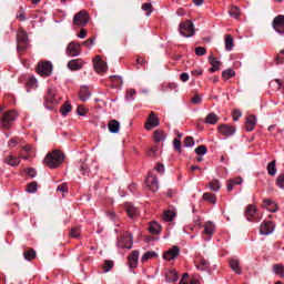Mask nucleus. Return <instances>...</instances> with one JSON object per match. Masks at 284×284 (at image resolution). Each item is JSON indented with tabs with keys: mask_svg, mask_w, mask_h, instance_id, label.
Returning <instances> with one entry per match:
<instances>
[{
	"mask_svg": "<svg viewBox=\"0 0 284 284\" xmlns=\"http://www.w3.org/2000/svg\"><path fill=\"white\" fill-rule=\"evenodd\" d=\"M64 159L65 154H63V152L54 150L53 152L47 154L43 163L47 165V168L54 170V168H59L61 163H63Z\"/></svg>",
	"mask_w": 284,
	"mask_h": 284,
	"instance_id": "nucleus-1",
	"label": "nucleus"
},
{
	"mask_svg": "<svg viewBox=\"0 0 284 284\" xmlns=\"http://www.w3.org/2000/svg\"><path fill=\"white\" fill-rule=\"evenodd\" d=\"M90 21V13L85 10H81L73 17V26L78 28H85Z\"/></svg>",
	"mask_w": 284,
	"mask_h": 284,
	"instance_id": "nucleus-2",
	"label": "nucleus"
},
{
	"mask_svg": "<svg viewBox=\"0 0 284 284\" xmlns=\"http://www.w3.org/2000/svg\"><path fill=\"white\" fill-rule=\"evenodd\" d=\"M16 119H17V113H14V111L4 112L2 118L0 119L2 130H10Z\"/></svg>",
	"mask_w": 284,
	"mask_h": 284,
	"instance_id": "nucleus-3",
	"label": "nucleus"
},
{
	"mask_svg": "<svg viewBox=\"0 0 284 284\" xmlns=\"http://www.w3.org/2000/svg\"><path fill=\"white\" fill-rule=\"evenodd\" d=\"M180 34H182V37H194L195 34V30H194V23L191 20H186L184 22L180 23Z\"/></svg>",
	"mask_w": 284,
	"mask_h": 284,
	"instance_id": "nucleus-4",
	"label": "nucleus"
},
{
	"mask_svg": "<svg viewBox=\"0 0 284 284\" xmlns=\"http://www.w3.org/2000/svg\"><path fill=\"white\" fill-rule=\"evenodd\" d=\"M132 245H134L132 233L125 232L121 239L118 241V247L122 250H132Z\"/></svg>",
	"mask_w": 284,
	"mask_h": 284,
	"instance_id": "nucleus-5",
	"label": "nucleus"
},
{
	"mask_svg": "<svg viewBox=\"0 0 284 284\" xmlns=\"http://www.w3.org/2000/svg\"><path fill=\"white\" fill-rule=\"evenodd\" d=\"M159 125H161L159 115H156V113H154V111H152L146 119L144 128H145V130H153V128H159Z\"/></svg>",
	"mask_w": 284,
	"mask_h": 284,
	"instance_id": "nucleus-6",
	"label": "nucleus"
},
{
	"mask_svg": "<svg viewBox=\"0 0 284 284\" xmlns=\"http://www.w3.org/2000/svg\"><path fill=\"white\" fill-rule=\"evenodd\" d=\"M37 72L40 77H50V74H52V63L40 62L38 64Z\"/></svg>",
	"mask_w": 284,
	"mask_h": 284,
	"instance_id": "nucleus-7",
	"label": "nucleus"
},
{
	"mask_svg": "<svg viewBox=\"0 0 284 284\" xmlns=\"http://www.w3.org/2000/svg\"><path fill=\"white\" fill-rule=\"evenodd\" d=\"M93 68L98 74H103V72H108V63L105 61H102L101 55H97L93 59Z\"/></svg>",
	"mask_w": 284,
	"mask_h": 284,
	"instance_id": "nucleus-8",
	"label": "nucleus"
},
{
	"mask_svg": "<svg viewBox=\"0 0 284 284\" xmlns=\"http://www.w3.org/2000/svg\"><path fill=\"white\" fill-rule=\"evenodd\" d=\"M18 52H23L28 48V33L26 31H19L17 36Z\"/></svg>",
	"mask_w": 284,
	"mask_h": 284,
	"instance_id": "nucleus-9",
	"label": "nucleus"
},
{
	"mask_svg": "<svg viewBox=\"0 0 284 284\" xmlns=\"http://www.w3.org/2000/svg\"><path fill=\"white\" fill-rule=\"evenodd\" d=\"M272 26L275 32L284 36V16L283 14L276 16L273 19Z\"/></svg>",
	"mask_w": 284,
	"mask_h": 284,
	"instance_id": "nucleus-10",
	"label": "nucleus"
},
{
	"mask_svg": "<svg viewBox=\"0 0 284 284\" xmlns=\"http://www.w3.org/2000/svg\"><path fill=\"white\" fill-rule=\"evenodd\" d=\"M67 54L69 57H79L81 54V43L72 41L67 47Z\"/></svg>",
	"mask_w": 284,
	"mask_h": 284,
	"instance_id": "nucleus-11",
	"label": "nucleus"
},
{
	"mask_svg": "<svg viewBox=\"0 0 284 284\" xmlns=\"http://www.w3.org/2000/svg\"><path fill=\"white\" fill-rule=\"evenodd\" d=\"M181 254V248L176 245L172 246L170 250L163 253L164 261H174Z\"/></svg>",
	"mask_w": 284,
	"mask_h": 284,
	"instance_id": "nucleus-12",
	"label": "nucleus"
},
{
	"mask_svg": "<svg viewBox=\"0 0 284 284\" xmlns=\"http://www.w3.org/2000/svg\"><path fill=\"white\" fill-rule=\"evenodd\" d=\"M247 221H256L258 219V209L254 204H250L245 210Z\"/></svg>",
	"mask_w": 284,
	"mask_h": 284,
	"instance_id": "nucleus-13",
	"label": "nucleus"
},
{
	"mask_svg": "<svg viewBox=\"0 0 284 284\" xmlns=\"http://www.w3.org/2000/svg\"><path fill=\"white\" fill-rule=\"evenodd\" d=\"M145 184L151 192H159V179L156 175H149L145 180Z\"/></svg>",
	"mask_w": 284,
	"mask_h": 284,
	"instance_id": "nucleus-14",
	"label": "nucleus"
},
{
	"mask_svg": "<svg viewBox=\"0 0 284 284\" xmlns=\"http://www.w3.org/2000/svg\"><path fill=\"white\" fill-rule=\"evenodd\" d=\"M220 134L223 136H232L234 132H236V126L234 125H229V124H222L217 128Z\"/></svg>",
	"mask_w": 284,
	"mask_h": 284,
	"instance_id": "nucleus-15",
	"label": "nucleus"
},
{
	"mask_svg": "<svg viewBox=\"0 0 284 284\" xmlns=\"http://www.w3.org/2000/svg\"><path fill=\"white\" fill-rule=\"evenodd\" d=\"M260 232L261 234H264V235L272 234L274 232V222H264L260 226Z\"/></svg>",
	"mask_w": 284,
	"mask_h": 284,
	"instance_id": "nucleus-16",
	"label": "nucleus"
},
{
	"mask_svg": "<svg viewBox=\"0 0 284 284\" xmlns=\"http://www.w3.org/2000/svg\"><path fill=\"white\" fill-rule=\"evenodd\" d=\"M263 207H265V210H268V212L272 213L278 212V204H276L271 199H266L263 201Z\"/></svg>",
	"mask_w": 284,
	"mask_h": 284,
	"instance_id": "nucleus-17",
	"label": "nucleus"
},
{
	"mask_svg": "<svg viewBox=\"0 0 284 284\" xmlns=\"http://www.w3.org/2000/svg\"><path fill=\"white\" fill-rule=\"evenodd\" d=\"M209 61L212 65V68L209 69V72H216V71L221 70V65H223V63H221V61L216 60V58H214L213 54H211L209 57Z\"/></svg>",
	"mask_w": 284,
	"mask_h": 284,
	"instance_id": "nucleus-18",
	"label": "nucleus"
},
{
	"mask_svg": "<svg viewBox=\"0 0 284 284\" xmlns=\"http://www.w3.org/2000/svg\"><path fill=\"white\" fill-rule=\"evenodd\" d=\"M129 267L134 268L139 265V251H132V253L128 257Z\"/></svg>",
	"mask_w": 284,
	"mask_h": 284,
	"instance_id": "nucleus-19",
	"label": "nucleus"
},
{
	"mask_svg": "<svg viewBox=\"0 0 284 284\" xmlns=\"http://www.w3.org/2000/svg\"><path fill=\"white\" fill-rule=\"evenodd\" d=\"M92 97V93L90 92V89L88 87H81L80 92H79V99L82 100L83 103L88 101Z\"/></svg>",
	"mask_w": 284,
	"mask_h": 284,
	"instance_id": "nucleus-20",
	"label": "nucleus"
},
{
	"mask_svg": "<svg viewBox=\"0 0 284 284\" xmlns=\"http://www.w3.org/2000/svg\"><path fill=\"white\" fill-rule=\"evenodd\" d=\"M256 128V115H248L245 122V129L247 132H252Z\"/></svg>",
	"mask_w": 284,
	"mask_h": 284,
	"instance_id": "nucleus-21",
	"label": "nucleus"
},
{
	"mask_svg": "<svg viewBox=\"0 0 284 284\" xmlns=\"http://www.w3.org/2000/svg\"><path fill=\"white\" fill-rule=\"evenodd\" d=\"M241 183H243V178L241 176L229 180L226 185L227 192H232V190H234V185H241Z\"/></svg>",
	"mask_w": 284,
	"mask_h": 284,
	"instance_id": "nucleus-22",
	"label": "nucleus"
},
{
	"mask_svg": "<svg viewBox=\"0 0 284 284\" xmlns=\"http://www.w3.org/2000/svg\"><path fill=\"white\" fill-rule=\"evenodd\" d=\"M108 128L112 134H119L121 124L116 120H111V121H109Z\"/></svg>",
	"mask_w": 284,
	"mask_h": 284,
	"instance_id": "nucleus-23",
	"label": "nucleus"
},
{
	"mask_svg": "<svg viewBox=\"0 0 284 284\" xmlns=\"http://www.w3.org/2000/svg\"><path fill=\"white\" fill-rule=\"evenodd\" d=\"M126 214L130 216V219H135V216H139V210L134 207L132 204L125 205Z\"/></svg>",
	"mask_w": 284,
	"mask_h": 284,
	"instance_id": "nucleus-24",
	"label": "nucleus"
},
{
	"mask_svg": "<svg viewBox=\"0 0 284 284\" xmlns=\"http://www.w3.org/2000/svg\"><path fill=\"white\" fill-rule=\"evenodd\" d=\"M204 123H207L209 125H216V123H219V115L215 113H209L204 120Z\"/></svg>",
	"mask_w": 284,
	"mask_h": 284,
	"instance_id": "nucleus-25",
	"label": "nucleus"
},
{
	"mask_svg": "<svg viewBox=\"0 0 284 284\" xmlns=\"http://www.w3.org/2000/svg\"><path fill=\"white\" fill-rule=\"evenodd\" d=\"M230 267H231V270H233V272H235V274H242V272H243L241 270V262L239 260H231Z\"/></svg>",
	"mask_w": 284,
	"mask_h": 284,
	"instance_id": "nucleus-26",
	"label": "nucleus"
},
{
	"mask_svg": "<svg viewBox=\"0 0 284 284\" xmlns=\"http://www.w3.org/2000/svg\"><path fill=\"white\" fill-rule=\"evenodd\" d=\"M70 112H72V104H70V102L67 101L60 108V113L62 114V116H68V114H70Z\"/></svg>",
	"mask_w": 284,
	"mask_h": 284,
	"instance_id": "nucleus-27",
	"label": "nucleus"
},
{
	"mask_svg": "<svg viewBox=\"0 0 284 284\" xmlns=\"http://www.w3.org/2000/svg\"><path fill=\"white\" fill-rule=\"evenodd\" d=\"M26 261H34L37 258V251L34 248H28L23 252Z\"/></svg>",
	"mask_w": 284,
	"mask_h": 284,
	"instance_id": "nucleus-28",
	"label": "nucleus"
},
{
	"mask_svg": "<svg viewBox=\"0 0 284 284\" xmlns=\"http://www.w3.org/2000/svg\"><path fill=\"white\" fill-rule=\"evenodd\" d=\"M166 283H176L179 281V273H176L174 270L169 271V273L165 275Z\"/></svg>",
	"mask_w": 284,
	"mask_h": 284,
	"instance_id": "nucleus-29",
	"label": "nucleus"
},
{
	"mask_svg": "<svg viewBox=\"0 0 284 284\" xmlns=\"http://www.w3.org/2000/svg\"><path fill=\"white\" fill-rule=\"evenodd\" d=\"M153 138L155 143H161V141H165V132L163 130H155Z\"/></svg>",
	"mask_w": 284,
	"mask_h": 284,
	"instance_id": "nucleus-30",
	"label": "nucleus"
},
{
	"mask_svg": "<svg viewBox=\"0 0 284 284\" xmlns=\"http://www.w3.org/2000/svg\"><path fill=\"white\" fill-rule=\"evenodd\" d=\"M68 68L69 70L77 71V70H81L83 68V64H81L79 60H71L68 62Z\"/></svg>",
	"mask_w": 284,
	"mask_h": 284,
	"instance_id": "nucleus-31",
	"label": "nucleus"
},
{
	"mask_svg": "<svg viewBox=\"0 0 284 284\" xmlns=\"http://www.w3.org/2000/svg\"><path fill=\"white\" fill-rule=\"evenodd\" d=\"M149 232L151 233V234H161V226H160V224L159 223H156V222H151L150 223V226H149Z\"/></svg>",
	"mask_w": 284,
	"mask_h": 284,
	"instance_id": "nucleus-32",
	"label": "nucleus"
},
{
	"mask_svg": "<svg viewBox=\"0 0 284 284\" xmlns=\"http://www.w3.org/2000/svg\"><path fill=\"white\" fill-rule=\"evenodd\" d=\"M4 162L8 163V165H11L12 168L19 165L21 161L18 158H14L13 155H9L4 159Z\"/></svg>",
	"mask_w": 284,
	"mask_h": 284,
	"instance_id": "nucleus-33",
	"label": "nucleus"
},
{
	"mask_svg": "<svg viewBox=\"0 0 284 284\" xmlns=\"http://www.w3.org/2000/svg\"><path fill=\"white\" fill-rule=\"evenodd\" d=\"M234 48V38L231 34L225 36V50L230 51Z\"/></svg>",
	"mask_w": 284,
	"mask_h": 284,
	"instance_id": "nucleus-34",
	"label": "nucleus"
},
{
	"mask_svg": "<svg viewBox=\"0 0 284 284\" xmlns=\"http://www.w3.org/2000/svg\"><path fill=\"white\" fill-rule=\"evenodd\" d=\"M273 272L284 278V265L283 264H275L273 265Z\"/></svg>",
	"mask_w": 284,
	"mask_h": 284,
	"instance_id": "nucleus-35",
	"label": "nucleus"
},
{
	"mask_svg": "<svg viewBox=\"0 0 284 284\" xmlns=\"http://www.w3.org/2000/svg\"><path fill=\"white\" fill-rule=\"evenodd\" d=\"M176 216V213H174L173 211H165L163 213V221H165V223H170V221H173L174 217Z\"/></svg>",
	"mask_w": 284,
	"mask_h": 284,
	"instance_id": "nucleus-36",
	"label": "nucleus"
},
{
	"mask_svg": "<svg viewBox=\"0 0 284 284\" xmlns=\"http://www.w3.org/2000/svg\"><path fill=\"white\" fill-rule=\"evenodd\" d=\"M267 173L270 174V176L276 175V160H273L267 164Z\"/></svg>",
	"mask_w": 284,
	"mask_h": 284,
	"instance_id": "nucleus-37",
	"label": "nucleus"
},
{
	"mask_svg": "<svg viewBox=\"0 0 284 284\" xmlns=\"http://www.w3.org/2000/svg\"><path fill=\"white\" fill-rule=\"evenodd\" d=\"M204 234L207 236H212V234H214V224L212 222L204 224Z\"/></svg>",
	"mask_w": 284,
	"mask_h": 284,
	"instance_id": "nucleus-38",
	"label": "nucleus"
},
{
	"mask_svg": "<svg viewBox=\"0 0 284 284\" xmlns=\"http://www.w3.org/2000/svg\"><path fill=\"white\" fill-rule=\"evenodd\" d=\"M232 77H236V72L232 69H226L225 71L222 72V78L225 81L232 79Z\"/></svg>",
	"mask_w": 284,
	"mask_h": 284,
	"instance_id": "nucleus-39",
	"label": "nucleus"
},
{
	"mask_svg": "<svg viewBox=\"0 0 284 284\" xmlns=\"http://www.w3.org/2000/svg\"><path fill=\"white\" fill-rule=\"evenodd\" d=\"M196 268L201 272H205L210 268V262L206 260H201L200 263L196 265Z\"/></svg>",
	"mask_w": 284,
	"mask_h": 284,
	"instance_id": "nucleus-40",
	"label": "nucleus"
},
{
	"mask_svg": "<svg viewBox=\"0 0 284 284\" xmlns=\"http://www.w3.org/2000/svg\"><path fill=\"white\" fill-rule=\"evenodd\" d=\"M230 17H233L234 19H239L241 17V9L236 6L231 7Z\"/></svg>",
	"mask_w": 284,
	"mask_h": 284,
	"instance_id": "nucleus-41",
	"label": "nucleus"
},
{
	"mask_svg": "<svg viewBox=\"0 0 284 284\" xmlns=\"http://www.w3.org/2000/svg\"><path fill=\"white\" fill-rule=\"evenodd\" d=\"M203 200L214 204L216 203V195L214 193H204Z\"/></svg>",
	"mask_w": 284,
	"mask_h": 284,
	"instance_id": "nucleus-42",
	"label": "nucleus"
},
{
	"mask_svg": "<svg viewBox=\"0 0 284 284\" xmlns=\"http://www.w3.org/2000/svg\"><path fill=\"white\" fill-rule=\"evenodd\" d=\"M195 154H197V156H203L205 154H207V146L202 144V145H199L196 149H195Z\"/></svg>",
	"mask_w": 284,
	"mask_h": 284,
	"instance_id": "nucleus-43",
	"label": "nucleus"
},
{
	"mask_svg": "<svg viewBox=\"0 0 284 284\" xmlns=\"http://www.w3.org/2000/svg\"><path fill=\"white\" fill-rule=\"evenodd\" d=\"M156 256V252L148 251L142 256V263H145V261H150V258H154Z\"/></svg>",
	"mask_w": 284,
	"mask_h": 284,
	"instance_id": "nucleus-44",
	"label": "nucleus"
},
{
	"mask_svg": "<svg viewBox=\"0 0 284 284\" xmlns=\"http://www.w3.org/2000/svg\"><path fill=\"white\" fill-rule=\"evenodd\" d=\"M69 236L71 239H79V236H81V229L79 227L71 229Z\"/></svg>",
	"mask_w": 284,
	"mask_h": 284,
	"instance_id": "nucleus-45",
	"label": "nucleus"
},
{
	"mask_svg": "<svg viewBox=\"0 0 284 284\" xmlns=\"http://www.w3.org/2000/svg\"><path fill=\"white\" fill-rule=\"evenodd\" d=\"M112 267H114V262L106 260L104 261V264L102 266L103 272H110V270H112Z\"/></svg>",
	"mask_w": 284,
	"mask_h": 284,
	"instance_id": "nucleus-46",
	"label": "nucleus"
},
{
	"mask_svg": "<svg viewBox=\"0 0 284 284\" xmlns=\"http://www.w3.org/2000/svg\"><path fill=\"white\" fill-rule=\"evenodd\" d=\"M142 10H144V12H146V17H150V14H152V10H154V8L152 7V3H143Z\"/></svg>",
	"mask_w": 284,
	"mask_h": 284,
	"instance_id": "nucleus-47",
	"label": "nucleus"
},
{
	"mask_svg": "<svg viewBox=\"0 0 284 284\" xmlns=\"http://www.w3.org/2000/svg\"><path fill=\"white\" fill-rule=\"evenodd\" d=\"M156 152H159V146H153L146 151V156H150L151 159H156Z\"/></svg>",
	"mask_w": 284,
	"mask_h": 284,
	"instance_id": "nucleus-48",
	"label": "nucleus"
},
{
	"mask_svg": "<svg viewBox=\"0 0 284 284\" xmlns=\"http://www.w3.org/2000/svg\"><path fill=\"white\" fill-rule=\"evenodd\" d=\"M173 148L181 154L183 152V149L181 148V140L180 139H174L173 140Z\"/></svg>",
	"mask_w": 284,
	"mask_h": 284,
	"instance_id": "nucleus-49",
	"label": "nucleus"
},
{
	"mask_svg": "<svg viewBox=\"0 0 284 284\" xmlns=\"http://www.w3.org/2000/svg\"><path fill=\"white\" fill-rule=\"evenodd\" d=\"M184 148H194V138L186 136L184 139Z\"/></svg>",
	"mask_w": 284,
	"mask_h": 284,
	"instance_id": "nucleus-50",
	"label": "nucleus"
},
{
	"mask_svg": "<svg viewBox=\"0 0 284 284\" xmlns=\"http://www.w3.org/2000/svg\"><path fill=\"white\" fill-rule=\"evenodd\" d=\"M206 52H207V49H205V47L195 48L196 57H205Z\"/></svg>",
	"mask_w": 284,
	"mask_h": 284,
	"instance_id": "nucleus-51",
	"label": "nucleus"
},
{
	"mask_svg": "<svg viewBox=\"0 0 284 284\" xmlns=\"http://www.w3.org/2000/svg\"><path fill=\"white\" fill-rule=\"evenodd\" d=\"M37 187H38V184L37 182H31L27 185V192H29L30 194L37 192Z\"/></svg>",
	"mask_w": 284,
	"mask_h": 284,
	"instance_id": "nucleus-52",
	"label": "nucleus"
},
{
	"mask_svg": "<svg viewBox=\"0 0 284 284\" xmlns=\"http://www.w3.org/2000/svg\"><path fill=\"white\" fill-rule=\"evenodd\" d=\"M209 187H210V190H212L213 192H219V190H221V185L219 184V181L210 182V183H209Z\"/></svg>",
	"mask_w": 284,
	"mask_h": 284,
	"instance_id": "nucleus-53",
	"label": "nucleus"
},
{
	"mask_svg": "<svg viewBox=\"0 0 284 284\" xmlns=\"http://www.w3.org/2000/svg\"><path fill=\"white\" fill-rule=\"evenodd\" d=\"M276 185L284 190V173L280 174L276 180Z\"/></svg>",
	"mask_w": 284,
	"mask_h": 284,
	"instance_id": "nucleus-54",
	"label": "nucleus"
},
{
	"mask_svg": "<svg viewBox=\"0 0 284 284\" xmlns=\"http://www.w3.org/2000/svg\"><path fill=\"white\" fill-rule=\"evenodd\" d=\"M77 112L79 116H85V114H88V110H85V106L83 105H79L77 109Z\"/></svg>",
	"mask_w": 284,
	"mask_h": 284,
	"instance_id": "nucleus-55",
	"label": "nucleus"
},
{
	"mask_svg": "<svg viewBox=\"0 0 284 284\" xmlns=\"http://www.w3.org/2000/svg\"><path fill=\"white\" fill-rule=\"evenodd\" d=\"M47 103H52L53 105H57V103H59V101H57V99H54V94L49 93V95L47 97Z\"/></svg>",
	"mask_w": 284,
	"mask_h": 284,
	"instance_id": "nucleus-56",
	"label": "nucleus"
},
{
	"mask_svg": "<svg viewBox=\"0 0 284 284\" xmlns=\"http://www.w3.org/2000/svg\"><path fill=\"white\" fill-rule=\"evenodd\" d=\"M232 116H233V121H239V119H241V116H242L241 110L235 109V110L233 111Z\"/></svg>",
	"mask_w": 284,
	"mask_h": 284,
	"instance_id": "nucleus-57",
	"label": "nucleus"
},
{
	"mask_svg": "<svg viewBox=\"0 0 284 284\" xmlns=\"http://www.w3.org/2000/svg\"><path fill=\"white\" fill-rule=\"evenodd\" d=\"M82 45H85V48H92V45H94V38H89L87 41L82 42Z\"/></svg>",
	"mask_w": 284,
	"mask_h": 284,
	"instance_id": "nucleus-58",
	"label": "nucleus"
},
{
	"mask_svg": "<svg viewBox=\"0 0 284 284\" xmlns=\"http://www.w3.org/2000/svg\"><path fill=\"white\" fill-rule=\"evenodd\" d=\"M202 99H201V95L199 94H195L192 99H191V102L194 104V105H199V103H201Z\"/></svg>",
	"mask_w": 284,
	"mask_h": 284,
	"instance_id": "nucleus-59",
	"label": "nucleus"
},
{
	"mask_svg": "<svg viewBox=\"0 0 284 284\" xmlns=\"http://www.w3.org/2000/svg\"><path fill=\"white\" fill-rule=\"evenodd\" d=\"M27 174L31 179H34L37 176V171L34 169L30 168V169H28Z\"/></svg>",
	"mask_w": 284,
	"mask_h": 284,
	"instance_id": "nucleus-60",
	"label": "nucleus"
},
{
	"mask_svg": "<svg viewBox=\"0 0 284 284\" xmlns=\"http://www.w3.org/2000/svg\"><path fill=\"white\" fill-rule=\"evenodd\" d=\"M136 63H138V65L145 67V63H148V62L145 61V58H143V57H138V58H136Z\"/></svg>",
	"mask_w": 284,
	"mask_h": 284,
	"instance_id": "nucleus-61",
	"label": "nucleus"
},
{
	"mask_svg": "<svg viewBox=\"0 0 284 284\" xmlns=\"http://www.w3.org/2000/svg\"><path fill=\"white\" fill-rule=\"evenodd\" d=\"M58 192H68V184L63 183L61 185L58 186Z\"/></svg>",
	"mask_w": 284,
	"mask_h": 284,
	"instance_id": "nucleus-62",
	"label": "nucleus"
},
{
	"mask_svg": "<svg viewBox=\"0 0 284 284\" xmlns=\"http://www.w3.org/2000/svg\"><path fill=\"white\" fill-rule=\"evenodd\" d=\"M189 79H190V75H189L186 72L181 73L180 80H181L183 83H185L186 81H189Z\"/></svg>",
	"mask_w": 284,
	"mask_h": 284,
	"instance_id": "nucleus-63",
	"label": "nucleus"
},
{
	"mask_svg": "<svg viewBox=\"0 0 284 284\" xmlns=\"http://www.w3.org/2000/svg\"><path fill=\"white\" fill-rule=\"evenodd\" d=\"M155 170L156 172H160V174H163V172H165V166L161 163H158Z\"/></svg>",
	"mask_w": 284,
	"mask_h": 284,
	"instance_id": "nucleus-64",
	"label": "nucleus"
}]
</instances>
